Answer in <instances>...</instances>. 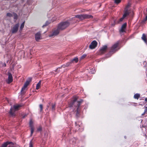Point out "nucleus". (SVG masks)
Listing matches in <instances>:
<instances>
[{
	"mask_svg": "<svg viewBox=\"0 0 147 147\" xmlns=\"http://www.w3.org/2000/svg\"><path fill=\"white\" fill-rule=\"evenodd\" d=\"M119 43V41H117L112 45L109 53L106 55L107 58L110 57L112 54L115 53L119 49L118 47Z\"/></svg>",
	"mask_w": 147,
	"mask_h": 147,
	"instance_id": "nucleus-1",
	"label": "nucleus"
},
{
	"mask_svg": "<svg viewBox=\"0 0 147 147\" xmlns=\"http://www.w3.org/2000/svg\"><path fill=\"white\" fill-rule=\"evenodd\" d=\"M23 106L21 104H16L11 106L9 112L10 116H12L16 115V111L20 110V108Z\"/></svg>",
	"mask_w": 147,
	"mask_h": 147,
	"instance_id": "nucleus-2",
	"label": "nucleus"
},
{
	"mask_svg": "<svg viewBox=\"0 0 147 147\" xmlns=\"http://www.w3.org/2000/svg\"><path fill=\"white\" fill-rule=\"evenodd\" d=\"M69 24V23L67 21L61 22L58 25V29L60 30H63L68 27Z\"/></svg>",
	"mask_w": 147,
	"mask_h": 147,
	"instance_id": "nucleus-3",
	"label": "nucleus"
},
{
	"mask_svg": "<svg viewBox=\"0 0 147 147\" xmlns=\"http://www.w3.org/2000/svg\"><path fill=\"white\" fill-rule=\"evenodd\" d=\"M74 17L78 18L80 20H83L85 19L92 18L93 16L86 14H82L76 15Z\"/></svg>",
	"mask_w": 147,
	"mask_h": 147,
	"instance_id": "nucleus-4",
	"label": "nucleus"
},
{
	"mask_svg": "<svg viewBox=\"0 0 147 147\" xmlns=\"http://www.w3.org/2000/svg\"><path fill=\"white\" fill-rule=\"evenodd\" d=\"M30 83V81H26L25 83L24 86L22 88L20 94L19 95V97H21L26 92L25 88L28 86Z\"/></svg>",
	"mask_w": 147,
	"mask_h": 147,
	"instance_id": "nucleus-5",
	"label": "nucleus"
},
{
	"mask_svg": "<svg viewBox=\"0 0 147 147\" xmlns=\"http://www.w3.org/2000/svg\"><path fill=\"white\" fill-rule=\"evenodd\" d=\"M6 16L10 18L12 17L13 16V19L16 21L18 18V16L17 14L14 12H13L12 13H7L6 14Z\"/></svg>",
	"mask_w": 147,
	"mask_h": 147,
	"instance_id": "nucleus-6",
	"label": "nucleus"
},
{
	"mask_svg": "<svg viewBox=\"0 0 147 147\" xmlns=\"http://www.w3.org/2000/svg\"><path fill=\"white\" fill-rule=\"evenodd\" d=\"M107 49V45L103 46L100 49L99 53L100 54H103L106 52Z\"/></svg>",
	"mask_w": 147,
	"mask_h": 147,
	"instance_id": "nucleus-7",
	"label": "nucleus"
},
{
	"mask_svg": "<svg viewBox=\"0 0 147 147\" xmlns=\"http://www.w3.org/2000/svg\"><path fill=\"white\" fill-rule=\"evenodd\" d=\"M19 27V24L18 23H17L13 26L12 30V33L13 34L16 33L18 30Z\"/></svg>",
	"mask_w": 147,
	"mask_h": 147,
	"instance_id": "nucleus-8",
	"label": "nucleus"
},
{
	"mask_svg": "<svg viewBox=\"0 0 147 147\" xmlns=\"http://www.w3.org/2000/svg\"><path fill=\"white\" fill-rule=\"evenodd\" d=\"M97 42L95 40L92 41L89 46V48L91 49H93L95 48L97 46Z\"/></svg>",
	"mask_w": 147,
	"mask_h": 147,
	"instance_id": "nucleus-9",
	"label": "nucleus"
},
{
	"mask_svg": "<svg viewBox=\"0 0 147 147\" xmlns=\"http://www.w3.org/2000/svg\"><path fill=\"white\" fill-rule=\"evenodd\" d=\"M33 122L32 121V120H30L29 122V125L31 128V136L32 135L34 130V128L33 125Z\"/></svg>",
	"mask_w": 147,
	"mask_h": 147,
	"instance_id": "nucleus-10",
	"label": "nucleus"
},
{
	"mask_svg": "<svg viewBox=\"0 0 147 147\" xmlns=\"http://www.w3.org/2000/svg\"><path fill=\"white\" fill-rule=\"evenodd\" d=\"M8 81L7 82L8 84H10L11 83L13 80V77L12 74L10 72L8 73Z\"/></svg>",
	"mask_w": 147,
	"mask_h": 147,
	"instance_id": "nucleus-11",
	"label": "nucleus"
},
{
	"mask_svg": "<svg viewBox=\"0 0 147 147\" xmlns=\"http://www.w3.org/2000/svg\"><path fill=\"white\" fill-rule=\"evenodd\" d=\"M41 33L40 32H38L35 34V38L36 41H38L41 39Z\"/></svg>",
	"mask_w": 147,
	"mask_h": 147,
	"instance_id": "nucleus-12",
	"label": "nucleus"
},
{
	"mask_svg": "<svg viewBox=\"0 0 147 147\" xmlns=\"http://www.w3.org/2000/svg\"><path fill=\"white\" fill-rule=\"evenodd\" d=\"M59 31L60 30L58 29V28H57V29L55 30L52 33L50 34V36L52 37L53 36H56L59 33Z\"/></svg>",
	"mask_w": 147,
	"mask_h": 147,
	"instance_id": "nucleus-13",
	"label": "nucleus"
},
{
	"mask_svg": "<svg viewBox=\"0 0 147 147\" xmlns=\"http://www.w3.org/2000/svg\"><path fill=\"white\" fill-rule=\"evenodd\" d=\"M130 13L129 12V11L128 9L127 8H125L124 14L123 15V17L125 18L127 16H128Z\"/></svg>",
	"mask_w": 147,
	"mask_h": 147,
	"instance_id": "nucleus-14",
	"label": "nucleus"
},
{
	"mask_svg": "<svg viewBox=\"0 0 147 147\" xmlns=\"http://www.w3.org/2000/svg\"><path fill=\"white\" fill-rule=\"evenodd\" d=\"M81 102H71L69 104V106L70 107H73V105H74L75 104V103L76 102H77L76 104L78 105H79Z\"/></svg>",
	"mask_w": 147,
	"mask_h": 147,
	"instance_id": "nucleus-15",
	"label": "nucleus"
},
{
	"mask_svg": "<svg viewBox=\"0 0 147 147\" xmlns=\"http://www.w3.org/2000/svg\"><path fill=\"white\" fill-rule=\"evenodd\" d=\"M78 58L77 57H76L75 58H74L73 59L71 60L70 61L71 62V63H74L78 62Z\"/></svg>",
	"mask_w": 147,
	"mask_h": 147,
	"instance_id": "nucleus-16",
	"label": "nucleus"
},
{
	"mask_svg": "<svg viewBox=\"0 0 147 147\" xmlns=\"http://www.w3.org/2000/svg\"><path fill=\"white\" fill-rule=\"evenodd\" d=\"M142 39L144 41V42L147 45V40L146 35L144 34H143L142 37Z\"/></svg>",
	"mask_w": 147,
	"mask_h": 147,
	"instance_id": "nucleus-17",
	"label": "nucleus"
},
{
	"mask_svg": "<svg viewBox=\"0 0 147 147\" xmlns=\"http://www.w3.org/2000/svg\"><path fill=\"white\" fill-rule=\"evenodd\" d=\"M126 25L127 23H126L123 24L121 27V29L120 30V31L122 32H124V30L125 28Z\"/></svg>",
	"mask_w": 147,
	"mask_h": 147,
	"instance_id": "nucleus-18",
	"label": "nucleus"
},
{
	"mask_svg": "<svg viewBox=\"0 0 147 147\" xmlns=\"http://www.w3.org/2000/svg\"><path fill=\"white\" fill-rule=\"evenodd\" d=\"M11 143H12L11 142H7L3 144L1 146V147H6L8 144H10Z\"/></svg>",
	"mask_w": 147,
	"mask_h": 147,
	"instance_id": "nucleus-19",
	"label": "nucleus"
},
{
	"mask_svg": "<svg viewBox=\"0 0 147 147\" xmlns=\"http://www.w3.org/2000/svg\"><path fill=\"white\" fill-rule=\"evenodd\" d=\"M140 97V94H139L136 93L134 95V97L135 99L138 100Z\"/></svg>",
	"mask_w": 147,
	"mask_h": 147,
	"instance_id": "nucleus-20",
	"label": "nucleus"
},
{
	"mask_svg": "<svg viewBox=\"0 0 147 147\" xmlns=\"http://www.w3.org/2000/svg\"><path fill=\"white\" fill-rule=\"evenodd\" d=\"M76 139L74 138H72L70 140V143L71 144H74L76 143Z\"/></svg>",
	"mask_w": 147,
	"mask_h": 147,
	"instance_id": "nucleus-21",
	"label": "nucleus"
},
{
	"mask_svg": "<svg viewBox=\"0 0 147 147\" xmlns=\"http://www.w3.org/2000/svg\"><path fill=\"white\" fill-rule=\"evenodd\" d=\"M78 98V97L76 96H74L72 98V100L71 101H77Z\"/></svg>",
	"mask_w": 147,
	"mask_h": 147,
	"instance_id": "nucleus-22",
	"label": "nucleus"
},
{
	"mask_svg": "<svg viewBox=\"0 0 147 147\" xmlns=\"http://www.w3.org/2000/svg\"><path fill=\"white\" fill-rule=\"evenodd\" d=\"M41 84V81H40L38 82V83L36 84V89L37 90L40 87Z\"/></svg>",
	"mask_w": 147,
	"mask_h": 147,
	"instance_id": "nucleus-23",
	"label": "nucleus"
},
{
	"mask_svg": "<svg viewBox=\"0 0 147 147\" xmlns=\"http://www.w3.org/2000/svg\"><path fill=\"white\" fill-rule=\"evenodd\" d=\"M25 24V22H22V23L21 24L20 27V30H22L24 28V26Z\"/></svg>",
	"mask_w": 147,
	"mask_h": 147,
	"instance_id": "nucleus-24",
	"label": "nucleus"
},
{
	"mask_svg": "<svg viewBox=\"0 0 147 147\" xmlns=\"http://www.w3.org/2000/svg\"><path fill=\"white\" fill-rule=\"evenodd\" d=\"M50 23V22H49V21H47L45 24H44V25H43L42 26V27L43 28H44V27H45V26H47L48 25H49V24Z\"/></svg>",
	"mask_w": 147,
	"mask_h": 147,
	"instance_id": "nucleus-25",
	"label": "nucleus"
},
{
	"mask_svg": "<svg viewBox=\"0 0 147 147\" xmlns=\"http://www.w3.org/2000/svg\"><path fill=\"white\" fill-rule=\"evenodd\" d=\"M50 23V22H49V21H47L45 24H44V25H43L42 26V27L43 28H44V27H45V26H47L48 25H49V24Z\"/></svg>",
	"mask_w": 147,
	"mask_h": 147,
	"instance_id": "nucleus-26",
	"label": "nucleus"
},
{
	"mask_svg": "<svg viewBox=\"0 0 147 147\" xmlns=\"http://www.w3.org/2000/svg\"><path fill=\"white\" fill-rule=\"evenodd\" d=\"M95 72V69L93 68H92L90 69V70L89 71V72L92 74H94Z\"/></svg>",
	"mask_w": 147,
	"mask_h": 147,
	"instance_id": "nucleus-27",
	"label": "nucleus"
},
{
	"mask_svg": "<svg viewBox=\"0 0 147 147\" xmlns=\"http://www.w3.org/2000/svg\"><path fill=\"white\" fill-rule=\"evenodd\" d=\"M71 64V63L70 61L69 62L65 64V66H66V67H68L70 66Z\"/></svg>",
	"mask_w": 147,
	"mask_h": 147,
	"instance_id": "nucleus-28",
	"label": "nucleus"
},
{
	"mask_svg": "<svg viewBox=\"0 0 147 147\" xmlns=\"http://www.w3.org/2000/svg\"><path fill=\"white\" fill-rule=\"evenodd\" d=\"M86 55L84 54L83 55L80 57V60H81L84 58L86 57Z\"/></svg>",
	"mask_w": 147,
	"mask_h": 147,
	"instance_id": "nucleus-29",
	"label": "nucleus"
},
{
	"mask_svg": "<svg viewBox=\"0 0 147 147\" xmlns=\"http://www.w3.org/2000/svg\"><path fill=\"white\" fill-rule=\"evenodd\" d=\"M34 0H27V2L29 4L31 3Z\"/></svg>",
	"mask_w": 147,
	"mask_h": 147,
	"instance_id": "nucleus-30",
	"label": "nucleus"
},
{
	"mask_svg": "<svg viewBox=\"0 0 147 147\" xmlns=\"http://www.w3.org/2000/svg\"><path fill=\"white\" fill-rule=\"evenodd\" d=\"M115 3H119L121 2V0H115Z\"/></svg>",
	"mask_w": 147,
	"mask_h": 147,
	"instance_id": "nucleus-31",
	"label": "nucleus"
},
{
	"mask_svg": "<svg viewBox=\"0 0 147 147\" xmlns=\"http://www.w3.org/2000/svg\"><path fill=\"white\" fill-rule=\"evenodd\" d=\"M39 107H40V111H42V109H43V106L41 104H40V105H39Z\"/></svg>",
	"mask_w": 147,
	"mask_h": 147,
	"instance_id": "nucleus-32",
	"label": "nucleus"
},
{
	"mask_svg": "<svg viewBox=\"0 0 147 147\" xmlns=\"http://www.w3.org/2000/svg\"><path fill=\"white\" fill-rule=\"evenodd\" d=\"M124 18H125L123 17V16L122 17L119 19V21L122 22Z\"/></svg>",
	"mask_w": 147,
	"mask_h": 147,
	"instance_id": "nucleus-33",
	"label": "nucleus"
},
{
	"mask_svg": "<svg viewBox=\"0 0 147 147\" xmlns=\"http://www.w3.org/2000/svg\"><path fill=\"white\" fill-rule=\"evenodd\" d=\"M42 130V127H39L38 129H37V131H40Z\"/></svg>",
	"mask_w": 147,
	"mask_h": 147,
	"instance_id": "nucleus-34",
	"label": "nucleus"
},
{
	"mask_svg": "<svg viewBox=\"0 0 147 147\" xmlns=\"http://www.w3.org/2000/svg\"><path fill=\"white\" fill-rule=\"evenodd\" d=\"M147 20V16H146L145 18L143 20V22H144Z\"/></svg>",
	"mask_w": 147,
	"mask_h": 147,
	"instance_id": "nucleus-35",
	"label": "nucleus"
},
{
	"mask_svg": "<svg viewBox=\"0 0 147 147\" xmlns=\"http://www.w3.org/2000/svg\"><path fill=\"white\" fill-rule=\"evenodd\" d=\"M130 5L129 3H128L127 5V6L125 8H127V9H128V8L129 7Z\"/></svg>",
	"mask_w": 147,
	"mask_h": 147,
	"instance_id": "nucleus-36",
	"label": "nucleus"
},
{
	"mask_svg": "<svg viewBox=\"0 0 147 147\" xmlns=\"http://www.w3.org/2000/svg\"><path fill=\"white\" fill-rule=\"evenodd\" d=\"M147 112V109H146L144 111V112L142 114V115H144V114Z\"/></svg>",
	"mask_w": 147,
	"mask_h": 147,
	"instance_id": "nucleus-37",
	"label": "nucleus"
},
{
	"mask_svg": "<svg viewBox=\"0 0 147 147\" xmlns=\"http://www.w3.org/2000/svg\"><path fill=\"white\" fill-rule=\"evenodd\" d=\"M144 97H140V100H144Z\"/></svg>",
	"mask_w": 147,
	"mask_h": 147,
	"instance_id": "nucleus-38",
	"label": "nucleus"
},
{
	"mask_svg": "<svg viewBox=\"0 0 147 147\" xmlns=\"http://www.w3.org/2000/svg\"><path fill=\"white\" fill-rule=\"evenodd\" d=\"M29 147H32V145L31 142H30V143Z\"/></svg>",
	"mask_w": 147,
	"mask_h": 147,
	"instance_id": "nucleus-39",
	"label": "nucleus"
},
{
	"mask_svg": "<svg viewBox=\"0 0 147 147\" xmlns=\"http://www.w3.org/2000/svg\"><path fill=\"white\" fill-rule=\"evenodd\" d=\"M66 64L63 65H62L61 67H66V66H65Z\"/></svg>",
	"mask_w": 147,
	"mask_h": 147,
	"instance_id": "nucleus-40",
	"label": "nucleus"
},
{
	"mask_svg": "<svg viewBox=\"0 0 147 147\" xmlns=\"http://www.w3.org/2000/svg\"><path fill=\"white\" fill-rule=\"evenodd\" d=\"M115 23L112 24H111L112 26H115Z\"/></svg>",
	"mask_w": 147,
	"mask_h": 147,
	"instance_id": "nucleus-41",
	"label": "nucleus"
},
{
	"mask_svg": "<svg viewBox=\"0 0 147 147\" xmlns=\"http://www.w3.org/2000/svg\"><path fill=\"white\" fill-rule=\"evenodd\" d=\"M145 101H147V98H145Z\"/></svg>",
	"mask_w": 147,
	"mask_h": 147,
	"instance_id": "nucleus-42",
	"label": "nucleus"
},
{
	"mask_svg": "<svg viewBox=\"0 0 147 147\" xmlns=\"http://www.w3.org/2000/svg\"><path fill=\"white\" fill-rule=\"evenodd\" d=\"M54 107H55V105H53V106H52V108H53V109L54 108Z\"/></svg>",
	"mask_w": 147,
	"mask_h": 147,
	"instance_id": "nucleus-43",
	"label": "nucleus"
},
{
	"mask_svg": "<svg viewBox=\"0 0 147 147\" xmlns=\"http://www.w3.org/2000/svg\"><path fill=\"white\" fill-rule=\"evenodd\" d=\"M78 110V108H77V114H78V113H79Z\"/></svg>",
	"mask_w": 147,
	"mask_h": 147,
	"instance_id": "nucleus-44",
	"label": "nucleus"
},
{
	"mask_svg": "<svg viewBox=\"0 0 147 147\" xmlns=\"http://www.w3.org/2000/svg\"><path fill=\"white\" fill-rule=\"evenodd\" d=\"M26 116V115H24V116H23L22 117V118H24V117Z\"/></svg>",
	"mask_w": 147,
	"mask_h": 147,
	"instance_id": "nucleus-45",
	"label": "nucleus"
},
{
	"mask_svg": "<svg viewBox=\"0 0 147 147\" xmlns=\"http://www.w3.org/2000/svg\"><path fill=\"white\" fill-rule=\"evenodd\" d=\"M75 125H76V126H77V124L76 123H75Z\"/></svg>",
	"mask_w": 147,
	"mask_h": 147,
	"instance_id": "nucleus-46",
	"label": "nucleus"
},
{
	"mask_svg": "<svg viewBox=\"0 0 147 147\" xmlns=\"http://www.w3.org/2000/svg\"><path fill=\"white\" fill-rule=\"evenodd\" d=\"M30 81H31V80H32V78H30Z\"/></svg>",
	"mask_w": 147,
	"mask_h": 147,
	"instance_id": "nucleus-47",
	"label": "nucleus"
},
{
	"mask_svg": "<svg viewBox=\"0 0 147 147\" xmlns=\"http://www.w3.org/2000/svg\"><path fill=\"white\" fill-rule=\"evenodd\" d=\"M4 65H5V66H6V65L5 64Z\"/></svg>",
	"mask_w": 147,
	"mask_h": 147,
	"instance_id": "nucleus-48",
	"label": "nucleus"
},
{
	"mask_svg": "<svg viewBox=\"0 0 147 147\" xmlns=\"http://www.w3.org/2000/svg\"><path fill=\"white\" fill-rule=\"evenodd\" d=\"M80 101H83V100H81Z\"/></svg>",
	"mask_w": 147,
	"mask_h": 147,
	"instance_id": "nucleus-49",
	"label": "nucleus"
},
{
	"mask_svg": "<svg viewBox=\"0 0 147 147\" xmlns=\"http://www.w3.org/2000/svg\"><path fill=\"white\" fill-rule=\"evenodd\" d=\"M58 68L56 70L57 71L58 70Z\"/></svg>",
	"mask_w": 147,
	"mask_h": 147,
	"instance_id": "nucleus-50",
	"label": "nucleus"
},
{
	"mask_svg": "<svg viewBox=\"0 0 147 147\" xmlns=\"http://www.w3.org/2000/svg\"><path fill=\"white\" fill-rule=\"evenodd\" d=\"M8 61H7V62H8Z\"/></svg>",
	"mask_w": 147,
	"mask_h": 147,
	"instance_id": "nucleus-51",
	"label": "nucleus"
}]
</instances>
